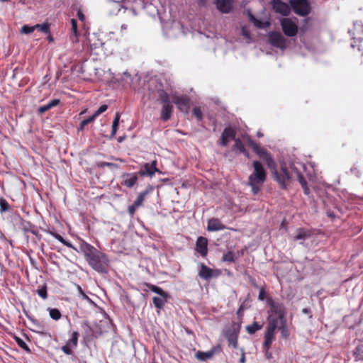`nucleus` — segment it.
<instances>
[{
    "label": "nucleus",
    "instance_id": "1",
    "mask_svg": "<svg viewBox=\"0 0 363 363\" xmlns=\"http://www.w3.org/2000/svg\"><path fill=\"white\" fill-rule=\"evenodd\" d=\"M79 250L93 269L99 273H107L109 259L106 254L84 240L80 242Z\"/></svg>",
    "mask_w": 363,
    "mask_h": 363
},
{
    "label": "nucleus",
    "instance_id": "2",
    "mask_svg": "<svg viewBox=\"0 0 363 363\" xmlns=\"http://www.w3.org/2000/svg\"><path fill=\"white\" fill-rule=\"evenodd\" d=\"M252 167L254 171L248 177L247 184L251 187L252 194L256 195L267 179V172L259 161H254Z\"/></svg>",
    "mask_w": 363,
    "mask_h": 363
},
{
    "label": "nucleus",
    "instance_id": "3",
    "mask_svg": "<svg viewBox=\"0 0 363 363\" xmlns=\"http://www.w3.org/2000/svg\"><path fill=\"white\" fill-rule=\"evenodd\" d=\"M273 179L277 182L281 189H286L291 182V175L285 163L280 164L279 169L277 167L276 162L269 167Z\"/></svg>",
    "mask_w": 363,
    "mask_h": 363
},
{
    "label": "nucleus",
    "instance_id": "4",
    "mask_svg": "<svg viewBox=\"0 0 363 363\" xmlns=\"http://www.w3.org/2000/svg\"><path fill=\"white\" fill-rule=\"evenodd\" d=\"M267 303L270 307L271 313L277 315L276 318H269V320L277 319V325L279 322H286V308L284 303L275 301L272 298H267Z\"/></svg>",
    "mask_w": 363,
    "mask_h": 363
},
{
    "label": "nucleus",
    "instance_id": "5",
    "mask_svg": "<svg viewBox=\"0 0 363 363\" xmlns=\"http://www.w3.org/2000/svg\"><path fill=\"white\" fill-rule=\"evenodd\" d=\"M289 4L293 11L300 16H306L311 11L308 0H289Z\"/></svg>",
    "mask_w": 363,
    "mask_h": 363
},
{
    "label": "nucleus",
    "instance_id": "6",
    "mask_svg": "<svg viewBox=\"0 0 363 363\" xmlns=\"http://www.w3.org/2000/svg\"><path fill=\"white\" fill-rule=\"evenodd\" d=\"M240 328L241 323L233 322L230 327L224 331V335L229 345H231L234 349L238 347V340Z\"/></svg>",
    "mask_w": 363,
    "mask_h": 363
},
{
    "label": "nucleus",
    "instance_id": "7",
    "mask_svg": "<svg viewBox=\"0 0 363 363\" xmlns=\"http://www.w3.org/2000/svg\"><path fill=\"white\" fill-rule=\"evenodd\" d=\"M277 319H269V323L267 326L264 341L263 343V347L265 350L268 351L274 340L275 330L277 328Z\"/></svg>",
    "mask_w": 363,
    "mask_h": 363
},
{
    "label": "nucleus",
    "instance_id": "8",
    "mask_svg": "<svg viewBox=\"0 0 363 363\" xmlns=\"http://www.w3.org/2000/svg\"><path fill=\"white\" fill-rule=\"evenodd\" d=\"M269 43L274 48L285 50L286 48V39L280 32L272 31L268 33Z\"/></svg>",
    "mask_w": 363,
    "mask_h": 363
},
{
    "label": "nucleus",
    "instance_id": "9",
    "mask_svg": "<svg viewBox=\"0 0 363 363\" xmlns=\"http://www.w3.org/2000/svg\"><path fill=\"white\" fill-rule=\"evenodd\" d=\"M280 24L284 33L286 36L294 37L296 35L298 28L297 25L291 18H282L280 21Z\"/></svg>",
    "mask_w": 363,
    "mask_h": 363
},
{
    "label": "nucleus",
    "instance_id": "10",
    "mask_svg": "<svg viewBox=\"0 0 363 363\" xmlns=\"http://www.w3.org/2000/svg\"><path fill=\"white\" fill-rule=\"evenodd\" d=\"M272 9L283 16H288L291 13V6L281 0H272Z\"/></svg>",
    "mask_w": 363,
    "mask_h": 363
},
{
    "label": "nucleus",
    "instance_id": "11",
    "mask_svg": "<svg viewBox=\"0 0 363 363\" xmlns=\"http://www.w3.org/2000/svg\"><path fill=\"white\" fill-rule=\"evenodd\" d=\"M157 161L154 160L151 162H147L143 164L141 169L138 172L140 177H152L155 172L161 173L157 167Z\"/></svg>",
    "mask_w": 363,
    "mask_h": 363
},
{
    "label": "nucleus",
    "instance_id": "12",
    "mask_svg": "<svg viewBox=\"0 0 363 363\" xmlns=\"http://www.w3.org/2000/svg\"><path fill=\"white\" fill-rule=\"evenodd\" d=\"M173 102L182 112H189L191 105V101L189 97L184 96H175L173 97Z\"/></svg>",
    "mask_w": 363,
    "mask_h": 363
},
{
    "label": "nucleus",
    "instance_id": "13",
    "mask_svg": "<svg viewBox=\"0 0 363 363\" xmlns=\"http://www.w3.org/2000/svg\"><path fill=\"white\" fill-rule=\"evenodd\" d=\"M139 174L138 172L133 173H123L121 175V184L128 188L133 187L138 182Z\"/></svg>",
    "mask_w": 363,
    "mask_h": 363
},
{
    "label": "nucleus",
    "instance_id": "14",
    "mask_svg": "<svg viewBox=\"0 0 363 363\" xmlns=\"http://www.w3.org/2000/svg\"><path fill=\"white\" fill-rule=\"evenodd\" d=\"M235 131L230 127L225 128L223 131L220 140L219 145L223 147H226L228 145L229 139H235Z\"/></svg>",
    "mask_w": 363,
    "mask_h": 363
},
{
    "label": "nucleus",
    "instance_id": "15",
    "mask_svg": "<svg viewBox=\"0 0 363 363\" xmlns=\"http://www.w3.org/2000/svg\"><path fill=\"white\" fill-rule=\"evenodd\" d=\"M196 250L202 257H206L208 254V240L205 237L200 236L197 238L196 242Z\"/></svg>",
    "mask_w": 363,
    "mask_h": 363
},
{
    "label": "nucleus",
    "instance_id": "16",
    "mask_svg": "<svg viewBox=\"0 0 363 363\" xmlns=\"http://www.w3.org/2000/svg\"><path fill=\"white\" fill-rule=\"evenodd\" d=\"M199 276L204 280H210L213 277H216L218 275V274H214V271L203 263L199 264Z\"/></svg>",
    "mask_w": 363,
    "mask_h": 363
},
{
    "label": "nucleus",
    "instance_id": "17",
    "mask_svg": "<svg viewBox=\"0 0 363 363\" xmlns=\"http://www.w3.org/2000/svg\"><path fill=\"white\" fill-rule=\"evenodd\" d=\"M28 318L31 321L33 328H30V330L33 332L43 335H45L47 333L45 327L43 323H40L39 320H38L33 318H31L30 316H28Z\"/></svg>",
    "mask_w": 363,
    "mask_h": 363
},
{
    "label": "nucleus",
    "instance_id": "18",
    "mask_svg": "<svg viewBox=\"0 0 363 363\" xmlns=\"http://www.w3.org/2000/svg\"><path fill=\"white\" fill-rule=\"evenodd\" d=\"M257 155L266 162L267 167L273 166L275 163L273 157L264 148H262L257 152Z\"/></svg>",
    "mask_w": 363,
    "mask_h": 363
},
{
    "label": "nucleus",
    "instance_id": "19",
    "mask_svg": "<svg viewBox=\"0 0 363 363\" xmlns=\"http://www.w3.org/2000/svg\"><path fill=\"white\" fill-rule=\"evenodd\" d=\"M225 228V226L220 222L218 218H212L208 221L207 230L208 231L222 230Z\"/></svg>",
    "mask_w": 363,
    "mask_h": 363
},
{
    "label": "nucleus",
    "instance_id": "20",
    "mask_svg": "<svg viewBox=\"0 0 363 363\" xmlns=\"http://www.w3.org/2000/svg\"><path fill=\"white\" fill-rule=\"evenodd\" d=\"M216 6L223 13H228L232 9V0H217Z\"/></svg>",
    "mask_w": 363,
    "mask_h": 363
},
{
    "label": "nucleus",
    "instance_id": "21",
    "mask_svg": "<svg viewBox=\"0 0 363 363\" xmlns=\"http://www.w3.org/2000/svg\"><path fill=\"white\" fill-rule=\"evenodd\" d=\"M173 110V106L171 103L163 104L161 111V119L164 121H168L171 116Z\"/></svg>",
    "mask_w": 363,
    "mask_h": 363
},
{
    "label": "nucleus",
    "instance_id": "22",
    "mask_svg": "<svg viewBox=\"0 0 363 363\" xmlns=\"http://www.w3.org/2000/svg\"><path fill=\"white\" fill-rule=\"evenodd\" d=\"M153 189H154V188H153V186H151V185H148V186L146 187V189H145V191H142V192L139 193V194L138 195V196H137L136 199H135V201L133 202V203H135V206H138V207H139V206H140L143 204V201H144V200H145V199L146 196H147L149 193H150L151 191H153Z\"/></svg>",
    "mask_w": 363,
    "mask_h": 363
},
{
    "label": "nucleus",
    "instance_id": "23",
    "mask_svg": "<svg viewBox=\"0 0 363 363\" xmlns=\"http://www.w3.org/2000/svg\"><path fill=\"white\" fill-rule=\"evenodd\" d=\"M312 233L310 230L303 228H298L296 230V235L294 236V240H305L311 238Z\"/></svg>",
    "mask_w": 363,
    "mask_h": 363
},
{
    "label": "nucleus",
    "instance_id": "24",
    "mask_svg": "<svg viewBox=\"0 0 363 363\" xmlns=\"http://www.w3.org/2000/svg\"><path fill=\"white\" fill-rule=\"evenodd\" d=\"M216 348H213L212 350L208 352H201L198 351L196 353V357L198 359L201 361H206L213 357L215 354Z\"/></svg>",
    "mask_w": 363,
    "mask_h": 363
},
{
    "label": "nucleus",
    "instance_id": "25",
    "mask_svg": "<svg viewBox=\"0 0 363 363\" xmlns=\"http://www.w3.org/2000/svg\"><path fill=\"white\" fill-rule=\"evenodd\" d=\"M146 286L150 291L160 295V296H163L164 298H169V295L168 294V293L164 291L162 288L151 284H146Z\"/></svg>",
    "mask_w": 363,
    "mask_h": 363
},
{
    "label": "nucleus",
    "instance_id": "26",
    "mask_svg": "<svg viewBox=\"0 0 363 363\" xmlns=\"http://www.w3.org/2000/svg\"><path fill=\"white\" fill-rule=\"evenodd\" d=\"M169 298H164L163 296L157 297L155 296L152 298V302L154 306L159 310H161L164 308L165 303L167 302Z\"/></svg>",
    "mask_w": 363,
    "mask_h": 363
},
{
    "label": "nucleus",
    "instance_id": "27",
    "mask_svg": "<svg viewBox=\"0 0 363 363\" xmlns=\"http://www.w3.org/2000/svg\"><path fill=\"white\" fill-rule=\"evenodd\" d=\"M120 117H121V113L117 112L115 115V118L113 121L111 138H114L116 134L118 127L119 125Z\"/></svg>",
    "mask_w": 363,
    "mask_h": 363
},
{
    "label": "nucleus",
    "instance_id": "28",
    "mask_svg": "<svg viewBox=\"0 0 363 363\" xmlns=\"http://www.w3.org/2000/svg\"><path fill=\"white\" fill-rule=\"evenodd\" d=\"M50 234L64 245L77 250V249L73 246V245L70 242L65 240L60 234L55 232H50Z\"/></svg>",
    "mask_w": 363,
    "mask_h": 363
},
{
    "label": "nucleus",
    "instance_id": "29",
    "mask_svg": "<svg viewBox=\"0 0 363 363\" xmlns=\"http://www.w3.org/2000/svg\"><path fill=\"white\" fill-rule=\"evenodd\" d=\"M353 356L356 361H363V345H359L355 347Z\"/></svg>",
    "mask_w": 363,
    "mask_h": 363
},
{
    "label": "nucleus",
    "instance_id": "30",
    "mask_svg": "<svg viewBox=\"0 0 363 363\" xmlns=\"http://www.w3.org/2000/svg\"><path fill=\"white\" fill-rule=\"evenodd\" d=\"M262 328V325H259L257 322L255 321L252 325H249L246 326L247 332L252 335L255 333L257 331L261 330Z\"/></svg>",
    "mask_w": 363,
    "mask_h": 363
},
{
    "label": "nucleus",
    "instance_id": "31",
    "mask_svg": "<svg viewBox=\"0 0 363 363\" xmlns=\"http://www.w3.org/2000/svg\"><path fill=\"white\" fill-rule=\"evenodd\" d=\"M22 229L24 232H30L35 236H38V232L35 229V225H32L30 222H26V223H23Z\"/></svg>",
    "mask_w": 363,
    "mask_h": 363
},
{
    "label": "nucleus",
    "instance_id": "32",
    "mask_svg": "<svg viewBox=\"0 0 363 363\" xmlns=\"http://www.w3.org/2000/svg\"><path fill=\"white\" fill-rule=\"evenodd\" d=\"M79 336V333L74 331L72 334L71 338L67 342V344L72 346L73 348H76L78 344Z\"/></svg>",
    "mask_w": 363,
    "mask_h": 363
},
{
    "label": "nucleus",
    "instance_id": "33",
    "mask_svg": "<svg viewBox=\"0 0 363 363\" xmlns=\"http://www.w3.org/2000/svg\"><path fill=\"white\" fill-rule=\"evenodd\" d=\"M158 101L162 104L171 103L169 101V95L164 90H160L158 91Z\"/></svg>",
    "mask_w": 363,
    "mask_h": 363
},
{
    "label": "nucleus",
    "instance_id": "34",
    "mask_svg": "<svg viewBox=\"0 0 363 363\" xmlns=\"http://www.w3.org/2000/svg\"><path fill=\"white\" fill-rule=\"evenodd\" d=\"M279 326L277 328L281 332V337L284 338H287L289 336V330L286 326V322H279Z\"/></svg>",
    "mask_w": 363,
    "mask_h": 363
},
{
    "label": "nucleus",
    "instance_id": "35",
    "mask_svg": "<svg viewBox=\"0 0 363 363\" xmlns=\"http://www.w3.org/2000/svg\"><path fill=\"white\" fill-rule=\"evenodd\" d=\"M48 311H49L50 316L52 319L55 320L60 319L62 314L57 308H48Z\"/></svg>",
    "mask_w": 363,
    "mask_h": 363
},
{
    "label": "nucleus",
    "instance_id": "36",
    "mask_svg": "<svg viewBox=\"0 0 363 363\" xmlns=\"http://www.w3.org/2000/svg\"><path fill=\"white\" fill-rule=\"evenodd\" d=\"M222 260L223 262L233 263L235 262L236 258L235 257V254L232 251H228L226 253L223 254Z\"/></svg>",
    "mask_w": 363,
    "mask_h": 363
},
{
    "label": "nucleus",
    "instance_id": "37",
    "mask_svg": "<svg viewBox=\"0 0 363 363\" xmlns=\"http://www.w3.org/2000/svg\"><path fill=\"white\" fill-rule=\"evenodd\" d=\"M11 210V206L7 202V201L4 199H0V212L1 213L9 211Z\"/></svg>",
    "mask_w": 363,
    "mask_h": 363
},
{
    "label": "nucleus",
    "instance_id": "38",
    "mask_svg": "<svg viewBox=\"0 0 363 363\" xmlns=\"http://www.w3.org/2000/svg\"><path fill=\"white\" fill-rule=\"evenodd\" d=\"M35 30H38L45 34L50 33V25L48 23L35 25Z\"/></svg>",
    "mask_w": 363,
    "mask_h": 363
},
{
    "label": "nucleus",
    "instance_id": "39",
    "mask_svg": "<svg viewBox=\"0 0 363 363\" xmlns=\"http://www.w3.org/2000/svg\"><path fill=\"white\" fill-rule=\"evenodd\" d=\"M253 24L258 28L264 29L268 28L270 26V22L269 21H262L256 18V21H255Z\"/></svg>",
    "mask_w": 363,
    "mask_h": 363
},
{
    "label": "nucleus",
    "instance_id": "40",
    "mask_svg": "<svg viewBox=\"0 0 363 363\" xmlns=\"http://www.w3.org/2000/svg\"><path fill=\"white\" fill-rule=\"evenodd\" d=\"M233 150H238L240 152H245V147L240 138H235Z\"/></svg>",
    "mask_w": 363,
    "mask_h": 363
},
{
    "label": "nucleus",
    "instance_id": "41",
    "mask_svg": "<svg viewBox=\"0 0 363 363\" xmlns=\"http://www.w3.org/2000/svg\"><path fill=\"white\" fill-rule=\"evenodd\" d=\"M96 166L99 168H104L105 167H107L112 169H118L119 167V166L117 164L108 162H99L96 164Z\"/></svg>",
    "mask_w": 363,
    "mask_h": 363
},
{
    "label": "nucleus",
    "instance_id": "42",
    "mask_svg": "<svg viewBox=\"0 0 363 363\" xmlns=\"http://www.w3.org/2000/svg\"><path fill=\"white\" fill-rule=\"evenodd\" d=\"M16 342H17L18 345L25 351H26L28 353H30L31 351L27 344L20 337H15Z\"/></svg>",
    "mask_w": 363,
    "mask_h": 363
},
{
    "label": "nucleus",
    "instance_id": "43",
    "mask_svg": "<svg viewBox=\"0 0 363 363\" xmlns=\"http://www.w3.org/2000/svg\"><path fill=\"white\" fill-rule=\"evenodd\" d=\"M37 293L42 298L46 299L48 298L47 286L45 285L39 286Z\"/></svg>",
    "mask_w": 363,
    "mask_h": 363
},
{
    "label": "nucleus",
    "instance_id": "44",
    "mask_svg": "<svg viewBox=\"0 0 363 363\" xmlns=\"http://www.w3.org/2000/svg\"><path fill=\"white\" fill-rule=\"evenodd\" d=\"M96 118L91 116L90 117H89L88 118H86L84 120H83L81 123H80V125H79V127L78 128V130H82L84 127L88 125L89 123L93 122Z\"/></svg>",
    "mask_w": 363,
    "mask_h": 363
},
{
    "label": "nucleus",
    "instance_id": "45",
    "mask_svg": "<svg viewBox=\"0 0 363 363\" xmlns=\"http://www.w3.org/2000/svg\"><path fill=\"white\" fill-rule=\"evenodd\" d=\"M193 114L194 116L197 118L199 121H202L203 119V114L201 112V110L199 107H194L193 108Z\"/></svg>",
    "mask_w": 363,
    "mask_h": 363
},
{
    "label": "nucleus",
    "instance_id": "46",
    "mask_svg": "<svg viewBox=\"0 0 363 363\" xmlns=\"http://www.w3.org/2000/svg\"><path fill=\"white\" fill-rule=\"evenodd\" d=\"M35 30V26H30L28 25H24L21 30V32L23 34H30Z\"/></svg>",
    "mask_w": 363,
    "mask_h": 363
},
{
    "label": "nucleus",
    "instance_id": "47",
    "mask_svg": "<svg viewBox=\"0 0 363 363\" xmlns=\"http://www.w3.org/2000/svg\"><path fill=\"white\" fill-rule=\"evenodd\" d=\"M108 109V106L106 104L101 105L92 115L95 118L102 113L105 112Z\"/></svg>",
    "mask_w": 363,
    "mask_h": 363
},
{
    "label": "nucleus",
    "instance_id": "48",
    "mask_svg": "<svg viewBox=\"0 0 363 363\" xmlns=\"http://www.w3.org/2000/svg\"><path fill=\"white\" fill-rule=\"evenodd\" d=\"M248 144L256 154L261 149L259 145L251 139L248 140Z\"/></svg>",
    "mask_w": 363,
    "mask_h": 363
},
{
    "label": "nucleus",
    "instance_id": "49",
    "mask_svg": "<svg viewBox=\"0 0 363 363\" xmlns=\"http://www.w3.org/2000/svg\"><path fill=\"white\" fill-rule=\"evenodd\" d=\"M72 348H73V347H72V346L68 345L66 343V345H65L64 346H62V347H61V350H62V351L65 354H67V355H71V354H73Z\"/></svg>",
    "mask_w": 363,
    "mask_h": 363
},
{
    "label": "nucleus",
    "instance_id": "50",
    "mask_svg": "<svg viewBox=\"0 0 363 363\" xmlns=\"http://www.w3.org/2000/svg\"><path fill=\"white\" fill-rule=\"evenodd\" d=\"M71 25H72V33L74 35L75 38L77 37V22L75 19H71Z\"/></svg>",
    "mask_w": 363,
    "mask_h": 363
},
{
    "label": "nucleus",
    "instance_id": "51",
    "mask_svg": "<svg viewBox=\"0 0 363 363\" xmlns=\"http://www.w3.org/2000/svg\"><path fill=\"white\" fill-rule=\"evenodd\" d=\"M51 108H52V107L50 106V104L48 103L44 106H40L38 109V112L40 114H43Z\"/></svg>",
    "mask_w": 363,
    "mask_h": 363
},
{
    "label": "nucleus",
    "instance_id": "52",
    "mask_svg": "<svg viewBox=\"0 0 363 363\" xmlns=\"http://www.w3.org/2000/svg\"><path fill=\"white\" fill-rule=\"evenodd\" d=\"M297 177L300 184L301 185V187L307 185V182L306 179L300 172H297Z\"/></svg>",
    "mask_w": 363,
    "mask_h": 363
},
{
    "label": "nucleus",
    "instance_id": "53",
    "mask_svg": "<svg viewBox=\"0 0 363 363\" xmlns=\"http://www.w3.org/2000/svg\"><path fill=\"white\" fill-rule=\"evenodd\" d=\"M138 208V206H135V203H133L132 205L128 206V213L130 216H133L135 214V211H136V209Z\"/></svg>",
    "mask_w": 363,
    "mask_h": 363
},
{
    "label": "nucleus",
    "instance_id": "54",
    "mask_svg": "<svg viewBox=\"0 0 363 363\" xmlns=\"http://www.w3.org/2000/svg\"><path fill=\"white\" fill-rule=\"evenodd\" d=\"M266 291L264 290V288H261L259 289V296H258V298L260 300V301H264L265 298H266Z\"/></svg>",
    "mask_w": 363,
    "mask_h": 363
},
{
    "label": "nucleus",
    "instance_id": "55",
    "mask_svg": "<svg viewBox=\"0 0 363 363\" xmlns=\"http://www.w3.org/2000/svg\"><path fill=\"white\" fill-rule=\"evenodd\" d=\"M77 290L80 295H82L83 298L89 299V298L86 295V294L84 292V291L82 290V287L79 285L77 286Z\"/></svg>",
    "mask_w": 363,
    "mask_h": 363
},
{
    "label": "nucleus",
    "instance_id": "56",
    "mask_svg": "<svg viewBox=\"0 0 363 363\" xmlns=\"http://www.w3.org/2000/svg\"><path fill=\"white\" fill-rule=\"evenodd\" d=\"M60 103V99H53V100H52V101H50L49 102V104H50V106H51L52 108H53V107H55V106H57Z\"/></svg>",
    "mask_w": 363,
    "mask_h": 363
},
{
    "label": "nucleus",
    "instance_id": "57",
    "mask_svg": "<svg viewBox=\"0 0 363 363\" xmlns=\"http://www.w3.org/2000/svg\"><path fill=\"white\" fill-rule=\"evenodd\" d=\"M247 16L251 23H253L255 22V21H256L255 16L251 13L250 11H247Z\"/></svg>",
    "mask_w": 363,
    "mask_h": 363
},
{
    "label": "nucleus",
    "instance_id": "58",
    "mask_svg": "<svg viewBox=\"0 0 363 363\" xmlns=\"http://www.w3.org/2000/svg\"><path fill=\"white\" fill-rule=\"evenodd\" d=\"M302 313L303 314H306V315H308L309 316V318H312V314H311V311L309 308H303L302 309Z\"/></svg>",
    "mask_w": 363,
    "mask_h": 363
},
{
    "label": "nucleus",
    "instance_id": "59",
    "mask_svg": "<svg viewBox=\"0 0 363 363\" xmlns=\"http://www.w3.org/2000/svg\"><path fill=\"white\" fill-rule=\"evenodd\" d=\"M77 17L82 21L85 20V16L80 10L77 11Z\"/></svg>",
    "mask_w": 363,
    "mask_h": 363
},
{
    "label": "nucleus",
    "instance_id": "60",
    "mask_svg": "<svg viewBox=\"0 0 363 363\" xmlns=\"http://www.w3.org/2000/svg\"><path fill=\"white\" fill-rule=\"evenodd\" d=\"M243 310H244L243 306H240V308H238V311H237V315L239 317H241L242 315Z\"/></svg>",
    "mask_w": 363,
    "mask_h": 363
},
{
    "label": "nucleus",
    "instance_id": "61",
    "mask_svg": "<svg viewBox=\"0 0 363 363\" xmlns=\"http://www.w3.org/2000/svg\"><path fill=\"white\" fill-rule=\"evenodd\" d=\"M302 189H303L305 194L308 195L310 194V189L308 186V184L302 186Z\"/></svg>",
    "mask_w": 363,
    "mask_h": 363
},
{
    "label": "nucleus",
    "instance_id": "62",
    "mask_svg": "<svg viewBox=\"0 0 363 363\" xmlns=\"http://www.w3.org/2000/svg\"><path fill=\"white\" fill-rule=\"evenodd\" d=\"M242 35L245 36V37H247V38H249L250 37V34L245 29V28H242Z\"/></svg>",
    "mask_w": 363,
    "mask_h": 363
},
{
    "label": "nucleus",
    "instance_id": "63",
    "mask_svg": "<svg viewBox=\"0 0 363 363\" xmlns=\"http://www.w3.org/2000/svg\"><path fill=\"white\" fill-rule=\"evenodd\" d=\"M198 1H199V4L200 6H205V5H206V0H198Z\"/></svg>",
    "mask_w": 363,
    "mask_h": 363
},
{
    "label": "nucleus",
    "instance_id": "64",
    "mask_svg": "<svg viewBox=\"0 0 363 363\" xmlns=\"http://www.w3.org/2000/svg\"><path fill=\"white\" fill-rule=\"evenodd\" d=\"M245 361V353L242 352V357H240V363H244Z\"/></svg>",
    "mask_w": 363,
    "mask_h": 363
}]
</instances>
